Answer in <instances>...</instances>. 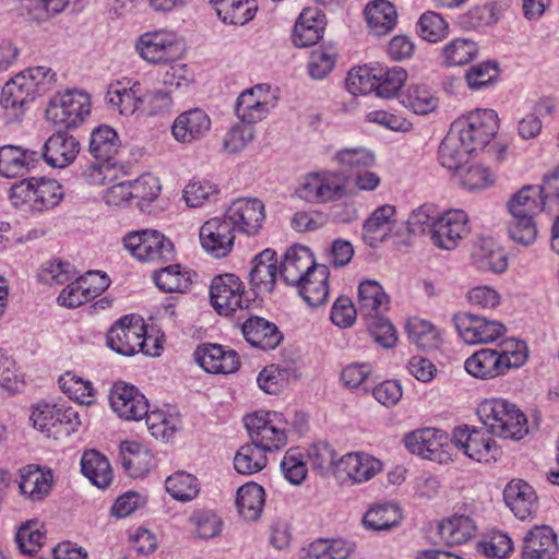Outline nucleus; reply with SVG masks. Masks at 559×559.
Segmentation results:
<instances>
[{"label":"nucleus","instance_id":"obj_25","mask_svg":"<svg viewBox=\"0 0 559 559\" xmlns=\"http://www.w3.org/2000/svg\"><path fill=\"white\" fill-rule=\"evenodd\" d=\"M276 262V252L272 249H265L253 258L249 281L258 295L273 292L277 277Z\"/></svg>","mask_w":559,"mask_h":559},{"label":"nucleus","instance_id":"obj_51","mask_svg":"<svg viewBox=\"0 0 559 559\" xmlns=\"http://www.w3.org/2000/svg\"><path fill=\"white\" fill-rule=\"evenodd\" d=\"M308 464L321 475L338 473L337 464L340 457L336 451L325 442L311 444L307 450Z\"/></svg>","mask_w":559,"mask_h":559},{"label":"nucleus","instance_id":"obj_37","mask_svg":"<svg viewBox=\"0 0 559 559\" xmlns=\"http://www.w3.org/2000/svg\"><path fill=\"white\" fill-rule=\"evenodd\" d=\"M37 159V153L15 145L0 147V176H23Z\"/></svg>","mask_w":559,"mask_h":559},{"label":"nucleus","instance_id":"obj_14","mask_svg":"<svg viewBox=\"0 0 559 559\" xmlns=\"http://www.w3.org/2000/svg\"><path fill=\"white\" fill-rule=\"evenodd\" d=\"M243 282L235 274L216 275L210 285V301L221 316H230L246 305Z\"/></svg>","mask_w":559,"mask_h":559},{"label":"nucleus","instance_id":"obj_13","mask_svg":"<svg viewBox=\"0 0 559 559\" xmlns=\"http://www.w3.org/2000/svg\"><path fill=\"white\" fill-rule=\"evenodd\" d=\"M471 234L468 214L461 209H451L440 213L435 223L431 242L442 250H454Z\"/></svg>","mask_w":559,"mask_h":559},{"label":"nucleus","instance_id":"obj_4","mask_svg":"<svg viewBox=\"0 0 559 559\" xmlns=\"http://www.w3.org/2000/svg\"><path fill=\"white\" fill-rule=\"evenodd\" d=\"M121 146L116 130L107 124L95 128L91 134L88 150L98 163L90 166L86 176L93 185H107L116 178V165L111 159Z\"/></svg>","mask_w":559,"mask_h":559},{"label":"nucleus","instance_id":"obj_33","mask_svg":"<svg viewBox=\"0 0 559 559\" xmlns=\"http://www.w3.org/2000/svg\"><path fill=\"white\" fill-rule=\"evenodd\" d=\"M473 264L481 271L502 273L508 259L503 249L492 238H479L472 250Z\"/></svg>","mask_w":559,"mask_h":559},{"label":"nucleus","instance_id":"obj_36","mask_svg":"<svg viewBox=\"0 0 559 559\" xmlns=\"http://www.w3.org/2000/svg\"><path fill=\"white\" fill-rule=\"evenodd\" d=\"M472 152L474 150L469 146V143L461 136L452 124L449 133L439 146L438 156L443 167L457 171Z\"/></svg>","mask_w":559,"mask_h":559},{"label":"nucleus","instance_id":"obj_20","mask_svg":"<svg viewBox=\"0 0 559 559\" xmlns=\"http://www.w3.org/2000/svg\"><path fill=\"white\" fill-rule=\"evenodd\" d=\"M211 126V118L205 110L192 108L177 116L171 124V134L177 142L191 144L205 138Z\"/></svg>","mask_w":559,"mask_h":559},{"label":"nucleus","instance_id":"obj_9","mask_svg":"<svg viewBox=\"0 0 559 559\" xmlns=\"http://www.w3.org/2000/svg\"><path fill=\"white\" fill-rule=\"evenodd\" d=\"M123 245L140 261L168 262L175 257V247L171 240L155 229L129 233L123 238Z\"/></svg>","mask_w":559,"mask_h":559},{"label":"nucleus","instance_id":"obj_47","mask_svg":"<svg viewBox=\"0 0 559 559\" xmlns=\"http://www.w3.org/2000/svg\"><path fill=\"white\" fill-rule=\"evenodd\" d=\"M165 489L175 500L188 502L198 497L200 483L194 475L178 471L165 479Z\"/></svg>","mask_w":559,"mask_h":559},{"label":"nucleus","instance_id":"obj_60","mask_svg":"<svg viewBox=\"0 0 559 559\" xmlns=\"http://www.w3.org/2000/svg\"><path fill=\"white\" fill-rule=\"evenodd\" d=\"M499 64L496 61H484L471 67L465 79L471 90H481L495 84L499 78Z\"/></svg>","mask_w":559,"mask_h":559},{"label":"nucleus","instance_id":"obj_18","mask_svg":"<svg viewBox=\"0 0 559 559\" xmlns=\"http://www.w3.org/2000/svg\"><path fill=\"white\" fill-rule=\"evenodd\" d=\"M272 107L270 88L258 84L238 96L235 112L241 122L252 126L266 118Z\"/></svg>","mask_w":559,"mask_h":559},{"label":"nucleus","instance_id":"obj_28","mask_svg":"<svg viewBox=\"0 0 559 559\" xmlns=\"http://www.w3.org/2000/svg\"><path fill=\"white\" fill-rule=\"evenodd\" d=\"M557 536L549 526L531 530L523 539L522 559H555Z\"/></svg>","mask_w":559,"mask_h":559},{"label":"nucleus","instance_id":"obj_29","mask_svg":"<svg viewBox=\"0 0 559 559\" xmlns=\"http://www.w3.org/2000/svg\"><path fill=\"white\" fill-rule=\"evenodd\" d=\"M324 26V14L314 8L304 9L294 26L293 43L297 47L316 45L322 37Z\"/></svg>","mask_w":559,"mask_h":559},{"label":"nucleus","instance_id":"obj_49","mask_svg":"<svg viewBox=\"0 0 559 559\" xmlns=\"http://www.w3.org/2000/svg\"><path fill=\"white\" fill-rule=\"evenodd\" d=\"M401 103L416 115H427L438 106V98L426 85H409L402 94Z\"/></svg>","mask_w":559,"mask_h":559},{"label":"nucleus","instance_id":"obj_48","mask_svg":"<svg viewBox=\"0 0 559 559\" xmlns=\"http://www.w3.org/2000/svg\"><path fill=\"white\" fill-rule=\"evenodd\" d=\"M267 449H262L253 441L242 445L234 457L235 469L239 474L251 475L262 471L267 463L266 459Z\"/></svg>","mask_w":559,"mask_h":559},{"label":"nucleus","instance_id":"obj_58","mask_svg":"<svg viewBox=\"0 0 559 559\" xmlns=\"http://www.w3.org/2000/svg\"><path fill=\"white\" fill-rule=\"evenodd\" d=\"M333 159L341 167L355 171L372 167L376 163L374 154L362 146L340 150Z\"/></svg>","mask_w":559,"mask_h":559},{"label":"nucleus","instance_id":"obj_55","mask_svg":"<svg viewBox=\"0 0 559 559\" xmlns=\"http://www.w3.org/2000/svg\"><path fill=\"white\" fill-rule=\"evenodd\" d=\"M402 519L400 509L394 504L377 506L367 511L364 524L373 531H385L400 523Z\"/></svg>","mask_w":559,"mask_h":559},{"label":"nucleus","instance_id":"obj_21","mask_svg":"<svg viewBox=\"0 0 559 559\" xmlns=\"http://www.w3.org/2000/svg\"><path fill=\"white\" fill-rule=\"evenodd\" d=\"M194 358L204 371L213 374L234 373L240 366L238 354L218 344L199 346L194 352Z\"/></svg>","mask_w":559,"mask_h":559},{"label":"nucleus","instance_id":"obj_52","mask_svg":"<svg viewBox=\"0 0 559 559\" xmlns=\"http://www.w3.org/2000/svg\"><path fill=\"white\" fill-rule=\"evenodd\" d=\"M321 203L333 202L353 194L348 177L341 171L320 174Z\"/></svg>","mask_w":559,"mask_h":559},{"label":"nucleus","instance_id":"obj_12","mask_svg":"<svg viewBox=\"0 0 559 559\" xmlns=\"http://www.w3.org/2000/svg\"><path fill=\"white\" fill-rule=\"evenodd\" d=\"M223 215L234 231L247 237L260 235L266 219L264 203L258 198H238L225 209Z\"/></svg>","mask_w":559,"mask_h":559},{"label":"nucleus","instance_id":"obj_24","mask_svg":"<svg viewBox=\"0 0 559 559\" xmlns=\"http://www.w3.org/2000/svg\"><path fill=\"white\" fill-rule=\"evenodd\" d=\"M316 265L309 248L300 245L287 249L280 266V275L288 285L296 286Z\"/></svg>","mask_w":559,"mask_h":559},{"label":"nucleus","instance_id":"obj_43","mask_svg":"<svg viewBox=\"0 0 559 559\" xmlns=\"http://www.w3.org/2000/svg\"><path fill=\"white\" fill-rule=\"evenodd\" d=\"M353 550L344 539H317L301 549L300 559H347Z\"/></svg>","mask_w":559,"mask_h":559},{"label":"nucleus","instance_id":"obj_38","mask_svg":"<svg viewBox=\"0 0 559 559\" xmlns=\"http://www.w3.org/2000/svg\"><path fill=\"white\" fill-rule=\"evenodd\" d=\"M441 538L448 545H462L473 539L477 532L475 521L465 514L454 513L438 525Z\"/></svg>","mask_w":559,"mask_h":559},{"label":"nucleus","instance_id":"obj_57","mask_svg":"<svg viewBox=\"0 0 559 559\" xmlns=\"http://www.w3.org/2000/svg\"><path fill=\"white\" fill-rule=\"evenodd\" d=\"M419 36L429 43H439L449 34L448 22L437 12L427 11L417 22Z\"/></svg>","mask_w":559,"mask_h":559},{"label":"nucleus","instance_id":"obj_7","mask_svg":"<svg viewBox=\"0 0 559 559\" xmlns=\"http://www.w3.org/2000/svg\"><path fill=\"white\" fill-rule=\"evenodd\" d=\"M243 423L251 441L262 449L280 450L287 443L289 425L281 413L258 411L247 415Z\"/></svg>","mask_w":559,"mask_h":559},{"label":"nucleus","instance_id":"obj_31","mask_svg":"<svg viewBox=\"0 0 559 559\" xmlns=\"http://www.w3.org/2000/svg\"><path fill=\"white\" fill-rule=\"evenodd\" d=\"M382 469V463L378 459L366 453H347L340 457L337 472L345 473L354 483H364Z\"/></svg>","mask_w":559,"mask_h":559},{"label":"nucleus","instance_id":"obj_17","mask_svg":"<svg viewBox=\"0 0 559 559\" xmlns=\"http://www.w3.org/2000/svg\"><path fill=\"white\" fill-rule=\"evenodd\" d=\"M200 243L215 259L229 255L235 246V231L224 215L207 219L200 227Z\"/></svg>","mask_w":559,"mask_h":559},{"label":"nucleus","instance_id":"obj_2","mask_svg":"<svg viewBox=\"0 0 559 559\" xmlns=\"http://www.w3.org/2000/svg\"><path fill=\"white\" fill-rule=\"evenodd\" d=\"M63 198L61 185L53 179L31 177L17 181L9 189L11 204L26 213H43L56 205Z\"/></svg>","mask_w":559,"mask_h":559},{"label":"nucleus","instance_id":"obj_62","mask_svg":"<svg viewBox=\"0 0 559 559\" xmlns=\"http://www.w3.org/2000/svg\"><path fill=\"white\" fill-rule=\"evenodd\" d=\"M73 265L60 260L48 261L41 265L38 280L47 285H62L75 277Z\"/></svg>","mask_w":559,"mask_h":559},{"label":"nucleus","instance_id":"obj_54","mask_svg":"<svg viewBox=\"0 0 559 559\" xmlns=\"http://www.w3.org/2000/svg\"><path fill=\"white\" fill-rule=\"evenodd\" d=\"M407 80V72L402 67L377 68L376 93L383 98L397 94Z\"/></svg>","mask_w":559,"mask_h":559},{"label":"nucleus","instance_id":"obj_27","mask_svg":"<svg viewBox=\"0 0 559 559\" xmlns=\"http://www.w3.org/2000/svg\"><path fill=\"white\" fill-rule=\"evenodd\" d=\"M390 298L373 280H365L358 287V311L368 321L379 319L389 310Z\"/></svg>","mask_w":559,"mask_h":559},{"label":"nucleus","instance_id":"obj_26","mask_svg":"<svg viewBox=\"0 0 559 559\" xmlns=\"http://www.w3.org/2000/svg\"><path fill=\"white\" fill-rule=\"evenodd\" d=\"M241 331L251 346L263 350L274 349L283 340L282 333L273 322L257 316L247 319L241 325Z\"/></svg>","mask_w":559,"mask_h":559},{"label":"nucleus","instance_id":"obj_8","mask_svg":"<svg viewBox=\"0 0 559 559\" xmlns=\"http://www.w3.org/2000/svg\"><path fill=\"white\" fill-rule=\"evenodd\" d=\"M139 56L151 64H167L180 58L182 41L177 33L157 29L142 34L135 43Z\"/></svg>","mask_w":559,"mask_h":559},{"label":"nucleus","instance_id":"obj_53","mask_svg":"<svg viewBox=\"0 0 559 559\" xmlns=\"http://www.w3.org/2000/svg\"><path fill=\"white\" fill-rule=\"evenodd\" d=\"M46 538V534L37 520H29L21 524L19 527L15 542L22 554L33 555L37 552Z\"/></svg>","mask_w":559,"mask_h":559},{"label":"nucleus","instance_id":"obj_23","mask_svg":"<svg viewBox=\"0 0 559 559\" xmlns=\"http://www.w3.org/2000/svg\"><path fill=\"white\" fill-rule=\"evenodd\" d=\"M53 476L50 469L36 465H27L20 469L17 486L24 499L31 502H40L51 491Z\"/></svg>","mask_w":559,"mask_h":559},{"label":"nucleus","instance_id":"obj_64","mask_svg":"<svg viewBox=\"0 0 559 559\" xmlns=\"http://www.w3.org/2000/svg\"><path fill=\"white\" fill-rule=\"evenodd\" d=\"M336 50L333 47H318L311 51L308 72L314 80L324 79L333 69L336 61Z\"/></svg>","mask_w":559,"mask_h":559},{"label":"nucleus","instance_id":"obj_19","mask_svg":"<svg viewBox=\"0 0 559 559\" xmlns=\"http://www.w3.org/2000/svg\"><path fill=\"white\" fill-rule=\"evenodd\" d=\"M111 409L126 420H140L148 411V402L138 386H111L109 391Z\"/></svg>","mask_w":559,"mask_h":559},{"label":"nucleus","instance_id":"obj_56","mask_svg":"<svg viewBox=\"0 0 559 559\" xmlns=\"http://www.w3.org/2000/svg\"><path fill=\"white\" fill-rule=\"evenodd\" d=\"M218 188L205 179H192L183 189V199L189 207H200L213 202L218 195Z\"/></svg>","mask_w":559,"mask_h":559},{"label":"nucleus","instance_id":"obj_30","mask_svg":"<svg viewBox=\"0 0 559 559\" xmlns=\"http://www.w3.org/2000/svg\"><path fill=\"white\" fill-rule=\"evenodd\" d=\"M503 499L509 509L520 520L531 516L537 504V497L533 487L521 479H513L506 486Z\"/></svg>","mask_w":559,"mask_h":559},{"label":"nucleus","instance_id":"obj_63","mask_svg":"<svg viewBox=\"0 0 559 559\" xmlns=\"http://www.w3.org/2000/svg\"><path fill=\"white\" fill-rule=\"evenodd\" d=\"M377 82V68L358 67L348 72L346 88L354 95L369 94L376 92Z\"/></svg>","mask_w":559,"mask_h":559},{"label":"nucleus","instance_id":"obj_44","mask_svg":"<svg viewBox=\"0 0 559 559\" xmlns=\"http://www.w3.org/2000/svg\"><path fill=\"white\" fill-rule=\"evenodd\" d=\"M477 53L478 46L474 40L457 37L442 47L440 60L445 67H460L473 61Z\"/></svg>","mask_w":559,"mask_h":559},{"label":"nucleus","instance_id":"obj_32","mask_svg":"<svg viewBox=\"0 0 559 559\" xmlns=\"http://www.w3.org/2000/svg\"><path fill=\"white\" fill-rule=\"evenodd\" d=\"M330 271L323 264H317L304 276L296 287L305 301L311 307L323 305L329 297L328 280Z\"/></svg>","mask_w":559,"mask_h":559},{"label":"nucleus","instance_id":"obj_42","mask_svg":"<svg viewBox=\"0 0 559 559\" xmlns=\"http://www.w3.org/2000/svg\"><path fill=\"white\" fill-rule=\"evenodd\" d=\"M81 472L98 488H106L112 480V472L106 456L96 450L85 451L81 457Z\"/></svg>","mask_w":559,"mask_h":559},{"label":"nucleus","instance_id":"obj_15","mask_svg":"<svg viewBox=\"0 0 559 559\" xmlns=\"http://www.w3.org/2000/svg\"><path fill=\"white\" fill-rule=\"evenodd\" d=\"M489 432L468 426L453 430L452 448L461 450L466 456L477 462L496 461L499 449Z\"/></svg>","mask_w":559,"mask_h":559},{"label":"nucleus","instance_id":"obj_45","mask_svg":"<svg viewBox=\"0 0 559 559\" xmlns=\"http://www.w3.org/2000/svg\"><path fill=\"white\" fill-rule=\"evenodd\" d=\"M236 506L241 518L255 521L264 506L263 488L255 483L241 486L237 491Z\"/></svg>","mask_w":559,"mask_h":559},{"label":"nucleus","instance_id":"obj_3","mask_svg":"<svg viewBox=\"0 0 559 559\" xmlns=\"http://www.w3.org/2000/svg\"><path fill=\"white\" fill-rule=\"evenodd\" d=\"M477 414L487 432L493 436L521 440L528 432L526 416L507 400H486L478 406Z\"/></svg>","mask_w":559,"mask_h":559},{"label":"nucleus","instance_id":"obj_35","mask_svg":"<svg viewBox=\"0 0 559 559\" xmlns=\"http://www.w3.org/2000/svg\"><path fill=\"white\" fill-rule=\"evenodd\" d=\"M364 13L369 33L374 36H384L396 26L397 13L395 7L388 0L369 2Z\"/></svg>","mask_w":559,"mask_h":559},{"label":"nucleus","instance_id":"obj_59","mask_svg":"<svg viewBox=\"0 0 559 559\" xmlns=\"http://www.w3.org/2000/svg\"><path fill=\"white\" fill-rule=\"evenodd\" d=\"M29 420L35 429L47 437L53 436L56 438L58 428L57 405L46 402L36 403L32 406Z\"/></svg>","mask_w":559,"mask_h":559},{"label":"nucleus","instance_id":"obj_10","mask_svg":"<svg viewBox=\"0 0 559 559\" xmlns=\"http://www.w3.org/2000/svg\"><path fill=\"white\" fill-rule=\"evenodd\" d=\"M406 449L425 460L447 464L452 461V438L437 428H423L407 433L404 438Z\"/></svg>","mask_w":559,"mask_h":559},{"label":"nucleus","instance_id":"obj_41","mask_svg":"<svg viewBox=\"0 0 559 559\" xmlns=\"http://www.w3.org/2000/svg\"><path fill=\"white\" fill-rule=\"evenodd\" d=\"M464 367L469 374L478 379H491L508 372L495 348L476 352L465 360Z\"/></svg>","mask_w":559,"mask_h":559},{"label":"nucleus","instance_id":"obj_34","mask_svg":"<svg viewBox=\"0 0 559 559\" xmlns=\"http://www.w3.org/2000/svg\"><path fill=\"white\" fill-rule=\"evenodd\" d=\"M395 207L390 204L376 209L362 227L364 240L371 247L384 241L395 226Z\"/></svg>","mask_w":559,"mask_h":559},{"label":"nucleus","instance_id":"obj_50","mask_svg":"<svg viewBox=\"0 0 559 559\" xmlns=\"http://www.w3.org/2000/svg\"><path fill=\"white\" fill-rule=\"evenodd\" d=\"M146 425L151 435L165 442L169 441L181 427V420L177 414H166L164 411L147 413Z\"/></svg>","mask_w":559,"mask_h":559},{"label":"nucleus","instance_id":"obj_61","mask_svg":"<svg viewBox=\"0 0 559 559\" xmlns=\"http://www.w3.org/2000/svg\"><path fill=\"white\" fill-rule=\"evenodd\" d=\"M156 286L167 293L186 292L190 286L189 277L181 273L178 264L168 265L154 273Z\"/></svg>","mask_w":559,"mask_h":559},{"label":"nucleus","instance_id":"obj_11","mask_svg":"<svg viewBox=\"0 0 559 559\" xmlns=\"http://www.w3.org/2000/svg\"><path fill=\"white\" fill-rule=\"evenodd\" d=\"M461 136L474 151L487 146L499 130V118L492 109H475L453 123Z\"/></svg>","mask_w":559,"mask_h":559},{"label":"nucleus","instance_id":"obj_39","mask_svg":"<svg viewBox=\"0 0 559 559\" xmlns=\"http://www.w3.org/2000/svg\"><path fill=\"white\" fill-rule=\"evenodd\" d=\"M510 216L534 217L540 212H546L544 199L538 186H524L507 202Z\"/></svg>","mask_w":559,"mask_h":559},{"label":"nucleus","instance_id":"obj_16","mask_svg":"<svg viewBox=\"0 0 559 559\" xmlns=\"http://www.w3.org/2000/svg\"><path fill=\"white\" fill-rule=\"evenodd\" d=\"M453 321L460 336L471 345L492 343L507 331L501 322L469 312L455 314Z\"/></svg>","mask_w":559,"mask_h":559},{"label":"nucleus","instance_id":"obj_22","mask_svg":"<svg viewBox=\"0 0 559 559\" xmlns=\"http://www.w3.org/2000/svg\"><path fill=\"white\" fill-rule=\"evenodd\" d=\"M79 152V141L60 130L46 140L41 148V157L47 165L63 168L74 162Z\"/></svg>","mask_w":559,"mask_h":559},{"label":"nucleus","instance_id":"obj_5","mask_svg":"<svg viewBox=\"0 0 559 559\" xmlns=\"http://www.w3.org/2000/svg\"><path fill=\"white\" fill-rule=\"evenodd\" d=\"M107 345L116 353L132 356L139 352L158 356L159 346L155 338L146 337L145 325L126 316L110 328L106 336Z\"/></svg>","mask_w":559,"mask_h":559},{"label":"nucleus","instance_id":"obj_6","mask_svg":"<svg viewBox=\"0 0 559 559\" xmlns=\"http://www.w3.org/2000/svg\"><path fill=\"white\" fill-rule=\"evenodd\" d=\"M91 112L90 96L78 90L56 93L46 108V118L55 127L72 129L79 127Z\"/></svg>","mask_w":559,"mask_h":559},{"label":"nucleus","instance_id":"obj_1","mask_svg":"<svg viewBox=\"0 0 559 559\" xmlns=\"http://www.w3.org/2000/svg\"><path fill=\"white\" fill-rule=\"evenodd\" d=\"M55 73L49 68L36 67L23 71L9 80L0 94V106L8 123L20 122L26 107L37 95L51 87Z\"/></svg>","mask_w":559,"mask_h":559},{"label":"nucleus","instance_id":"obj_46","mask_svg":"<svg viewBox=\"0 0 559 559\" xmlns=\"http://www.w3.org/2000/svg\"><path fill=\"white\" fill-rule=\"evenodd\" d=\"M120 457L124 471L133 477L147 471L151 461V454L144 445L129 440L120 443Z\"/></svg>","mask_w":559,"mask_h":559},{"label":"nucleus","instance_id":"obj_40","mask_svg":"<svg viewBox=\"0 0 559 559\" xmlns=\"http://www.w3.org/2000/svg\"><path fill=\"white\" fill-rule=\"evenodd\" d=\"M143 95L144 82L128 81L126 85L118 82L109 90L108 100L121 115L131 116L138 112Z\"/></svg>","mask_w":559,"mask_h":559}]
</instances>
